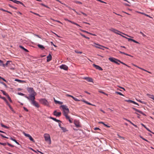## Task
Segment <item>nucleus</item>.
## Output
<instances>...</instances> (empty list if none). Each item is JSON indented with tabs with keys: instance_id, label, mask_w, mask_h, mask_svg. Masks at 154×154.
Returning a JSON list of instances; mask_svg holds the SVG:
<instances>
[{
	"instance_id": "obj_1",
	"label": "nucleus",
	"mask_w": 154,
	"mask_h": 154,
	"mask_svg": "<svg viewBox=\"0 0 154 154\" xmlns=\"http://www.w3.org/2000/svg\"><path fill=\"white\" fill-rule=\"evenodd\" d=\"M25 97L27 99L31 101V103L33 106L38 108H39L40 106L38 103L35 100V97L34 96H31L30 97H28L27 96H25Z\"/></svg>"
},
{
	"instance_id": "obj_2",
	"label": "nucleus",
	"mask_w": 154,
	"mask_h": 154,
	"mask_svg": "<svg viewBox=\"0 0 154 154\" xmlns=\"http://www.w3.org/2000/svg\"><path fill=\"white\" fill-rule=\"evenodd\" d=\"M60 107L63 109V114L65 116L68 115V114L69 112V109L67 108V106L65 105H62Z\"/></svg>"
},
{
	"instance_id": "obj_3",
	"label": "nucleus",
	"mask_w": 154,
	"mask_h": 154,
	"mask_svg": "<svg viewBox=\"0 0 154 154\" xmlns=\"http://www.w3.org/2000/svg\"><path fill=\"white\" fill-rule=\"evenodd\" d=\"M27 90L29 93L31 94L28 97H30L31 96H33V95L35 97L36 95V93L32 88H27Z\"/></svg>"
},
{
	"instance_id": "obj_4",
	"label": "nucleus",
	"mask_w": 154,
	"mask_h": 154,
	"mask_svg": "<svg viewBox=\"0 0 154 154\" xmlns=\"http://www.w3.org/2000/svg\"><path fill=\"white\" fill-rule=\"evenodd\" d=\"M44 137L45 141H47L48 143V144H50L51 143V141L50 135L48 134H45Z\"/></svg>"
},
{
	"instance_id": "obj_5",
	"label": "nucleus",
	"mask_w": 154,
	"mask_h": 154,
	"mask_svg": "<svg viewBox=\"0 0 154 154\" xmlns=\"http://www.w3.org/2000/svg\"><path fill=\"white\" fill-rule=\"evenodd\" d=\"M39 101L42 104L47 106H49V103L47 100L45 99H40Z\"/></svg>"
},
{
	"instance_id": "obj_6",
	"label": "nucleus",
	"mask_w": 154,
	"mask_h": 154,
	"mask_svg": "<svg viewBox=\"0 0 154 154\" xmlns=\"http://www.w3.org/2000/svg\"><path fill=\"white\" fill-rule=\"evenodd\" d=\"M111 30L113 32H114L115 33H116L117 34H118V35H121V34H120V33H122L123 34L125 35H126L128 37H131V36H128L126 34H125L124 33H122L119 31H118L117 30L114 29H111Z\"/></svg>"
},
{
	"instance_id": "obj_7",
	"label": "nucleus",
	"mask_w": 154,
	"mask_h": 154,
	"mask_svg": "<svg viewBox=\"0 0 154 154\" xmlns=\"http://www.w3.org/2000/svg\"><path fill=\"white\" fill-rule=\"evenodd\" d=\"M74 124L77 128L81 127L79 121L78 120L75 119L74 121Z\"/></svg>"
},
{
	"instance_id": "obj_8",
	"label": "nucleus",
	"mask_w": 154,
	"mask_h": 154,
	"mask_svg": "<svg viewBox=\"0 0 154 154\" xmlns=\"http://www.w3.org/2000/svg\"><path fill=\"white\" fill-rule=\"evenodd\" d=\"M60 69H63L65 70H67L68 69V66L64 64H62L60 66Z\"/></svg>"
},
{
	"instance_id": "obj_9",
	"label": "nucleus",
	"mask_w": 154,
	"mask_h": 154,
	"mask_svg": "<svg viewBox=\"0 0 154 154\" xmlns=\"http://www.w3.org/2000/svg\"><path fill=\"white\" fill-rule=\"evenodd\" d=\"M7 144L8 146H9L11 147H14V146L13 145H12L10 143H9L8 142H7V143H0V144H1L3 146H5L6 145V144Z\"/></svg>"
},
{
	"instance_id": "obj_10",
	"label": "nucleus",
	"mask_w": 154,
	"mask_h": 154,
	"mask_svg": "<svg viewBox=\"0 0 154 154\" xmlns=\"http://www.w3.org/2000/svg\"><path fill=\"white\" fill-rule=\"evenodd\" d=\"M53 114L57 117H59L61 116V113L60 112H57L56 110H55Z\"/></svg>"
},
{
	"instance_id": "obj_11",
	"label": "nucleus",
	"mask_w": 154,
	"mask_h": 154,
	"mask_svg": "<svg viewBox=\"0 0 154 154\" xmlns=\"http://www.w3.org/2000/svg\"><path fill=\"white\" fill-rule=\"evenodd\" d=\"M64 20L65 21H68L69 22H70L71 23H72V24H74L76 25V26H78L79 27H81L78 24L76 23L75 22H74L73 21H71V20H69L67 18H64Z\"/></svg>"
},
{
	"instance_id": "obj_12",
	"label": "nucleus",
	"mask_w": 154,
	"mask_h": 154,
	"mask_svg": "<svg viewBox=\"0 0 154 154\" xmlns=\"http://www.w3.org/2000/svg\"><path fill=\"white\" fill-rule=\"evenodd\" d=\"M93 65L95 68H96V69H98L100 71H102L103 70L102 68L100 67V66H98L95 64H93Z\"/></svg>"
},
{
	"instance_id": "obj_13",
	"label": "nucleus",
	"mask_w": 154,
	"mask_h": 154,
	"mask_svg": "<svg viewBox=\"0 0 154 154\" xmlns=\"http://www.w3.org/2000/svg\"><path fill=\"white\" fill-rule=\"evenodd\" d=\"M109 60L112 62L114 63L115 61L117 60L119 61V60L113 57H110L109 58Z\"/></svg>"
},
{
	"instance_id": "obj_14",
	"label": "nucleus",
	"mask_w": 154,
	"mask_h": 154,
	"mask_svg": "<svg viewBox=\"0 0 154 154\" xmlns=\"http://www.w3.org/2000/svg\"><path fill=\"white\" fill-rule=\"evenodd\" d=\"M52 56L51 54H49L48 56L47 57V62H49L52 59Z\"/></svg>"
},
{
	"instance_id": "obj_15",
	"label": "nucleus",
	"mask_w": 154,
	"mask_h": 154,
	"mask_svg": "<svg viewBox=\"0 0 154 154\" xmlns=\"http://www.w3.org/2000/svg\"><path fill=\"white\" fill-rule=\"evenodd\" d=\"M65 116L66 117V119L67 120H69L70 123H72V121L71 119H72L70 117H69L68 116V115H66Z\"/></svg>"
},
{
	"instance_id": "obj_16",
	"label": "nucleus",
	"mask_w": 154,
	"mask_h": 154,
	"mask_svg": "<svg viewBox=\"0 0 154 154\" xmlns=\"http://www.w3.org/2000/svg\"><path fill=\"white\" fill-rule=\"evenodd\" d=\"M94 44L95 45H94V46L97 48H98L100 49H102V48L101 47L104 48L103 46H102L99 45H98V44H97L96 43H94Z\"/></svg>"
},
{
	"instance_id": "obj_17",
	"label": "nucleus",
	"mask_w": 154,
	"mask_h": 154,
	"mask_svg": "<svg viewBox=\"0 0 154 154\" xmlns=\"http://www.w3.org/2000/svg\"><path fill=\"white\" fill-rule=\"evenodd\" d=\"M54 101L56 104H62L63 103V102L56 100L54 97Z\"/></svg>"
},
{
	"instance_id": "obj_18",
	"label": "nucleus",
	"mask_w": 154,
	"mask_h": 154,
	"mask_svg": "<svg viewBox=\"0 0 154 154\" xmlns=\"http://www.w3.org/2000/svg\"><path fill=\"white\" fill-rule=\"evenodd\" d=\"M54 101L56 104H62L63 103V102L56 100L54 97Z\"/></svg>"
},
{
	"instance_id": "obj_19",
	"label": "nucleus",
	"mask_w": 154,
	"mask_h": 154,
	"mask_svg": "<svg viewBox=\"0 0 154 154\" xmlns=\"http://www.w3.org/2000/svg\"><path fill=\"white\" fill-rule=\"evenodd\" d=\"M50 118L52 119V120H53L55 121V122H61L59 120H58L55 118L51 117H50Z\"/></svg>"
},
{
	"instance_id": "obj_20",
	"label": "nucleus",
	"mask_w": 154,
	"mask_h": 154,
	"mask_svg": "<svg viewBox=\"0 0 154 154\" xmlns=\"http://www.w3.org/2000/svg\"><path fill=\"white\" fill-rule=\"evenodd\" d=\"M15 81L18 82L20 83H23L25 82V81L23 80H21L17 79H15Z\"/></svg>"
},
{
	"instance_id": "obj_21",
	"label": "nucleus",
	"mask_w": 154,
	"mask_h": 154,
	"mask_svg": "<svg viewBox=\"0 0 154 154\" xmlns=\"http://www.w3.org/2000/svg\"><path fill=\"white\" fill-rule=\"evenodd\" d=\"M12 63V62L11 61H8L5 64H4L3 63V66L4 67H5V66H8V63Z\"/></svg>"
},
{
	"instance_id": "obj_22",
	"label": "nucleus",
	"mask_w": 154,
	"mask_h": 154,
	"mask_svg": "<svg viewBox=\"0 0 154 154\" xmlns=\"http://www.w3.org/2000/svg\"><path fill=\"white\" fill-rule=\"evenodd\" d=\"M119 53H121V54H125V55H126L128 56H129L130 57H133V56H132V55H129V54H127L125 53V52H122V51H119Z\"/></svg>"
},
{
	"instance_id": "obj_23",
	"label": "nucleus",
	"mask_w": 154,
	"mask_h": 154,
	"mask_svg": "<svg viewBox=\"0 0 154 154\" xmlns=\"http://www.w3.org/2000/svg\"><path fill=\"white\" fill-rule=\"evenodd\" d=\"M37 46L38 48L42 50H43L45 48L43 46L39 44Z\"/></svg>"
},
{
	"instance_id": "obj_24",
	"label": "nucleus",
	"mask_w": 154,
	"mask_h": 154,
	"mask_svg": "<svg viewBox=\"0 0 154 154\" xmlns=\"http://www.w3.org/2000/svg\"><path fill=\"white\" fill-rule=\"evenodd\" d=\"M6 103L7 105L9 106V107L10 108L11 110L12 111L14 112V110L12 108L11 106L10 105V104L8 102V101H6Z\"/></svg>"
},
{
	"instance_id": "obj_25",
	"label": "nucleus",
	"mask_w": 154,
	"mask_h": 154,
	"mask_svg": "<svg viewBox=\"0 0 154 154\" xmlns=\"http://www.w3.org/2000/svg\"><path fill=\"white\" fill-rule=\"evenodd\" d=\"M19 47L20 48H22L23 50L25 52H29V51L27 49H25L24 47L22 46H20Z\"/></svg>"
},
{
	"instance_id": "obj_26",
	"label": "nucleus",
	"mask_w": 154,
	"mask_h": 154,
	"mask_svg": "<svg viewBox=\"0 0 154 154\" xmlns=\"http://www.w3.org/2000/svg\"><path fill=\"white\" fill-rule=\"evenodd\" d=\"M10 139L11 140H12L14 141V142H15L18 145H19V143L18 142H17L15 139H13L12 137H11Z\"/></svg>"
},
{
	"instance_id": "obj_27",
	"label": "nucleus",
	"mask_w": 154,
	"mask_h": 154,
	"mask_svg": "<svg viewBox=\"0 0 154 154\" xmlns=\"http://www.w3.org/2000/svg\"><path fill=\"white\" fill-rule=\"evenodd\" d=\"M137 112H138L139 113L142 114L143 116H146V115L145 114L143 113L142 111H140V110H139L138 109H137Z\"/></svg>"
},
{
	"instance_id": "obj_28",
	"label": "nucleus",
	"mask_w": 154,
	"mask_h": 154,
	"mask_svg": "<svg viewBox=\"0 0 154 154\" xmlns=\"http://www.w3.org/2000/svg\"><path fill=\"white\" fill-rule=\"evenodd\" d=\"M1 91H2V92L3 93V94L7 96L8 95V94L7 93H6L5 92V91H4L3 90H1Z\"/></svg>"
},
{
	"instance_id": "obj_29",
	"label": "nucleus",
	"mask_w": 154,
	"mask_h": 154,
	"mask_svg": "<svg viewBox=\"0 0 154 154\" xmlns=\"http://www.w3.org/2000/svg\"><path fill=\"white\" fill-rule=\"evenodd\" d=\"M60 128L62 129V130L64 132H65L67 131L66 130V128H65L63 127H60Z\"/></svg>"
},
{
	"instance_id": "obj_30",
	"label": "nucleus",
	"mask_w": 154,
	"mask_h": 154,
	"mask_svg": "<svg viewBox=\"0 0 154 154\" xmlns=\"http://www.w3.org/2000/svg\"><path fill=\"white\" fill-rule=\"evenodd\" d=\"M1 126L2 127H4V128H7V129L9 128V127H7L6 126L4 125L2 123H1Z\"/></svg>"
},
{
	"instance_id": "obj_31",
	"label": "nucleus",
	"mask_w": 154,
	"mask_h": 154,
	"mask_svg": "<svg viewBox=\"0 0 154 154\" xmlns=\"http://www.w3.org/2000/svg\"><path fill=\"white\" fill-rule=\"evenodd\" d=\"M119 62H120V63L123 64V65H125V66H128V67H130V66H128L127 64H126L124 63L123 62L120 61V60H119Z\"/></svg>"
},
{
	"instance_id": "obj_32",
	"label": "nucleus",
	"mask_w": 154,
	"mask_h": 154,
	"mask_svg": "<svg viewBox=\"0 0 154 154\" xmlns=\"http://www.w3.org/2000/svg\"><path fill=\"white\" fill-rule=\"evenodd\" d=\"M87 81L88 82H93V79L92 78H90L89 77L88 78Z\"/></svg>"
},
{
	"instance_id": "obj_33",
	"label": "nucleus",
	"mask_w": 154,
	"mask_h": 154,
	"mask_svg": "<svg viewBox=\"0 0 154 154\" xmlns=\"http://www.w3.org/2000/svg\"><path fill=\"white\" fill-rule=\"evenodd\" d=\"M29 139L30 140L32 141V142H35V140L33 139V138L30 135V136L29 137Z\"/></svg>"
},
{
	"instance_id": "obj_34",
	"label": "nucleus",
	"mask_w": 154,
	"mask_h": 154,
	"mask_svg": "<svg viewBox=\"0 0 154 154\" xmlns=\"http://www.w3.org/2000/svg\"><path fill=\"white\" fill-rule=\"evenodd\" d=\"M0 98L6 102V101H7L6 98L5 97H2L1 95H0Z\"/></svg>"
},
{
	"instance_id": "obj_35",
	"label": "nucleus",
	"mask_w": 154,
	"mask_h": 154,
	"mask_svg": "<svg viewBox=\"0 0 154 154\" xmlns=\"http://www.w3.org/2000/svg\"><path fill=\"white\" fill-rule=\"evenodd\" d=\"M23 134L25 136L28 137H29L30 136V135L29 134H26L24 132H23Z\"/></svg>"
},
{
	"instance_id": "obj_36",
	"label": "nucleus",
	"mask_w": 154,
	"mask_h": 154,
	"mask_svg": "<svg viewBox=\"0 0 154 154\" xmlns=\"http://www.w3.org/2000/svg\"><path fill=\"white\" fill-rule=\"evenodd\" d=\"M100 93H102L105 95H108V94H107L105 92L101 91V90H99L98 91Z\"/></svg>"
},
{
	"instance_id": "obj_37",
	"label": "nucleus",
	"mask_w": 154,
	"mask_h": 154,
	"mask_svg": "<svg viewBox=\"0 0 154 154\" xmlns=\"http://www.w3.org/2000/svg\"><path fill=\"white\" fill-rule=\"evenodd\" d=\"M18 94L19 95H21V96H23L25 97V96H26V95H25V94L21 93V92H18Z\"/></svg>"
},
{
	"instance_id": "obj_38",
	"label": "nucleus",
	"mask_w": 154,
	"mask_h": 154,
	"mask_svg": "<svg viewBox=\"0 0 154 154\" xmlns=\"http://www.w3.org/2000/svg\"><path fill=\"white\" fill-rule=\"evenodd\" d=\"M116 94L124 96V95L123 94L121 93L118 92H116Z\"/></svg>"
},
{
	"instance_id": "obj_39",
	"label": "nucleus",
	"mask_w": 154,
	"mask_h": 154,
	"mask_svg": "<svg viewBox=\"0 0 154 154\" xmlns=\"http://www.w3.org/2000/svg\"><path fill=\"white\" fill-rule=\"evenodd\" d=\"M7 97L8 98V99L9 100V101L11 103H12V100H11V98L10 97H9V95H8Z\"/></svg>"
},
{
	"instance_id": "obj_40",
	"label": "nucleus",
	"mask_w": 154,
	"mask_h": 154,
	"mask_svg": "<svg viewBox=\"0 0 154 154\" xmlns=\"http://www.w3.org/2000/svg\"><path fill=\"white\" fill-rule=\"evenodd\" d=\"M1 10H2V11H4L6 12H7L8 13H10V14H12V13L11 12H10V11H8L5 10H4V9H1Z\"/></svg>"
},
{
	"instance_id": "obj_41",
	"label": "nucleus",
	"mask_w": 154,
	"mask_h": 154,
	"mask_svg": "<svg viewBox=\"0 0 154 154\" xmlns=\"http://www.w3.org/2000/svg\"><path fill=\"white\" fill-rule=\"evenodd\" d=\"M140 138L142 139L143 140H145V141H147V142H148V140H147L146 139H145L144 138H143L142 136H140Z\"/></svg>"
},
{
	"instance_id": "obj_42",
	"label": "nucleus",
	"mask_w": 154,
	"mask_h": 154,
	"mask_svg": "<svg viewBox=\"0 0 154 154\" xmlns=\"http://www.w3.org/2000/svg\"><path fill=\"white\" fill-rule=\"evenodd\" d=\"M138 102H140V103H143V104H146V103L145 102H144V101H141V100H137Z\"/></svg>"
},
{
	"instance_id": "obj_43",
	"label": "nucleus",
	"mask_w": 154,
	"mask_h": 154,
	"mask_svg": "<svg viewBox=\"0 0 154 154\" xmlns=\"http://www.w3.org/2000/svg\"><path fill=\"white\" fill-rule=\"evenodd\" d=\"M0 135L2 137H3V138H8V137H6V136H4L2 134H0Z\"/></svg>"
},
{
	"instance_id": "obj_44",
	"label": "nucleus",
	"mask_w": 154,
	"mask_h": 154,
	"mask_svg": "<svg viewBox=\"0 0 154 154\" xmlns=\"http://www.w3.org/2000/svg\"><path fill=\"white\" fill-rule=\"evenodd\" d=\"M73 98V99L74 100H75V101H80V100H79L77 98H75V97H73V98Z\"/></svg>"
},
{
	"instance_id": "obj_45",
	"label": "nucleus",
	"mask_w": 154,
	"mask_h": 154,
	"mask_svg": "<svg viewBox=\"0 0 154 154\" xmlns=\"http://www.w3.org/2000/svg\"><path fill=\"white\" fill-rule=\"evenodd\" d=\"M30 12L31 13H32L33 14H35V15H37L38 16H39V17H40V15L38 14L37 13H34V12H32V11H30Z\"/></svg>"
},
{
	"instance_id": "obj_46",
	"label": "nucleus",
	"mask_w": 154,
	"mask_h": 154,
	"mask_svg": "<svg viewBox=\"0 0 154 154\" xmlns=\"http://www.w3.org/2000/svg\"><path fill=\"white\" fill-rule=\"evenodd\" d=\"M3 61L0 60V66H3Z\"/></svg>"
},
{
	"instance_id": "obj_47",
	"label": "nucleus",
	"mask_w": 154,
	"mask_h": 154,
	"mask_svg": "<svg viewBox=\"0 0 154 154\" xmlns=\"http://www.w3.org/2000/svg\"><path fill=\"white\" fill-rule=\"evenodd\" d=\"M0 83H1L2 84H3V85H4V86H5L6 88H7V85H6V84L5 83H4L3 82H0Z\"/></svg>"
},
{
	"instance_id": "obj_48",
	"label": "nucleus",
	"mask_w": 154,
	"mask_h": 154,
	"mask_svg": "<svg viewBox=\"0 0 154 154\" xmlns=\"http://www.w3.org/2000/svg\"><path fill=\"white\" fill-rule=\"evenodd\" d=\"M125 101L126 102H128L129 103H132L133 100H125Z\"/></svg>"
},
{
	"instance_id": "obj_49",
	"label": "nucleus",
	"mask_w": 154,
	"mask_h": 154,
	"mask_svg": "<svg viewBox=\"0 0 154 154\" xmlns=\"http://www.w3.org/2000/svg\"><path fill=\"white\" fill-rule=\"evenodd\" d=\"M75 52L78 54H81L82 53V52L81 51H75Z\"/></svg>"
},
{
	"instance_id": "obj_50",
	"label": "nucleus",
	"mask_w": 154,
	"mask_h": 154,
	"mask_svg": "<svg viewBox=\"0 0 154 154\" xmlns=\"http://www.w3.org/2000/svg\"><path fill=\"white\" fill-rule=\"evenodd\" d=\"M132 103L134 104H136V105H137L138 106H139V105L138 104V103H137L135 102V101H132Z\"/></svg>"
},
{
	"instance_id": "obj_51",
	"label": "nucleus",
	"mask_w": 154,
	"mask_h": 154,
	"mask_svg": "<svg viewBox=\"0 0 154 154\" xmlns=\"http://www.w3.org/2000/svg\"><path fill=\"white\" fill-rule=\"evenodd\" d=\"M81 30L82 32H86L87 33H88V34H89V32H88L87 31H85V30Z\"/></svg>"
},
{
	"instance_id": "obj_52",
	"label": "nucleus",
	"mask_w": 154,
	"mask_h": 154,
	"mask_svg": "<svg viewBox=\"0 0 154 154\" xmlns=\"http://www.w3.org/2000/svg\"><path fill=\"white\" fill-rule=\"evenodd\" d=\"M75 2L76 3H78V4H82V3L81 2L78 1H75Z\"/></svg>"
},
{
	"instance_id": "obj_53",
	"label": "nucleus",
	"mask_w": 154,
	"mask_h": 154,
	"mask_svg": "<svg viewBox=\"0 0 154 154\" xmlns=\"http://www.w3.org/2000/svg\"><path fill=\"white\" fill-rule=\"evenodd\" d=\"M51 20H53V21H56V22H58V23H60L62 24V23H61L60 21H59V20H54V19H51Z\"/></svg>"
},
{
	"instance_id": "obj_54",
	"label": "nucleus",
	"mask_w": 154,
	"mask_h": 154,
	"mask_svg": "<svg viewBox=\"0 0 154 154\" xmlns=\"http://www.w3.org/2000/svg\"><path fill=\"white\" fill-rule=\"evenodd\" d=\"M66 96L67 97H71L72 98H73V96H72L71 95H69V94H67L66 95Z\"/></svg>"
},
{
	"instance_id": "obj_55",
	"label": "nucleus",
	"mask_w": 154,
	"mask_h": 154,
	"mask_svg": "<svg viewBox=\"0 0 154 154\" xmlns=\"http://www.w3.org/2000/svg\"><path fill=\"white\" fill-rule=\"evenodd\" d=\"M150 98L154 100V96L153 95H151V97H150Z\"/></svg>"
},
{
	"instance_id": "obj_56",
	"label": "nucleus",
	"mask_w": 154,
	"mask_h": 154,
	"mask_svg": "<svg viewBox=\"0 0 154 154\" xmlns=\"http://www.w3.org/2000/svg\"><path fill=\"white\" fill-rule=\"evenodd\" d=\"M132 42H134V43H136L139 44V43L137 41H136L133 39V40Z\"/></svg>"
},
{
	"instance_id": "obj_57",
	"label": "nucleus",
	"mask_w": 154,
	"mask_h": 154,
	"mask_svg": "<svg viewBox=\"0 0 154 154\" xmlns=\"http://www.w3.org/2000/svg\"><path fill=\"white\" fill-rule=\"evenodd\" d=\"M127 39H128V41H132L133 40V39H132L130 38H127Z\"/></svg>"
},
{
	"instance_id": "obj_58",
	"label": "nucleus",
	"mask_w": 154,
	"mask_h": 154,
	"mask_svg": "<svg viewBox=\"0 0 154 154\" xmlns=\"http://www.w3.org/2000/svg\"><path fill=\"white\" fill-rule=\"evenodd\" d=\"M140 33L143 36L145 37L146 36L142 32H140Z\"/></svg>"
},
{
	"instance_id": "obj_59",
	"label": "nucleus",
	"mask_w": 154,
	"mask_h": 154,
	"mask_svg": "<svg viewBox=\"0 0 154 154\" xmlns=\"http://www.w3.org/2000/svg\"><path fill=\"white\" fill-rule=\"evenodd\" d=\"M51 45H53L54 47H57V46L56 45H54V43H53V42H51Z\"/></svg>"
},
{
	"instance_id": "obj_60",
	"label": "nucleus",
	"mask_w": 154,
	"mask_h": 154,
	"mask_svg": "<svg viewBox=\"0 0 154 154\" xmlns=\"http://www.w3.org/2000/svg\"><path fill=\"white\" fill-rule=\"evenodd\" d=\"M94 130H100V129L99 128H97V127L94 128Z\"/></svg>"
},
{
	"instance_id": "obj_61",
	"label": "nucleus",
	"mask_w": 154,
	"mask_h": 154,
	"mask_svg": "<svg viewBox=\"0 0 154 154\" xmlns=\"http://www.w3.org/2000/svg\"><path fill=\"white\" fill-rule=\"evenodd\" d=\"M123 119L124 120H125L128 121V122H129L130 123V122H131V121H130L129 120H128V119H126V118H123Z\"/></svg>"
},
{
	"instance_id": "obj_62",
	"label": "nucleus",
	"mask_w": 154,
	"mask_h": 154,
	"mask_svg": "<svg viewBox=\"0 0 154 154\" xmlns=\"http://www.w3.org/2000/svg\"><path fill=\"white\" fill-rule=\"evenodd\" d=\"M82 101L84 102V103H86L87 104V103H88V102L87 101L85 100H82Z\"/></svg>"
},
{
	"instance_id": "obj_63",
	"label": "nucleus",
	"mask_w": 154,
	"mask_h": 154,
	"mask_svg": "<svg viewBox=\"0 0 154 154\" xmlns=\"http://www.w3.org/2000/svg\"><path fill=\"white\" fill-rule=\"evenodd\" d=\"M23 109H24V110H25L27 112L28 111V110L25 107H23Z\"/></svg>"
},
{
	"instance_id": "obj_64",
	"label": "nucleus",
	"mask_w": 154,
	"mask_h": 154,
	"mask_svg": "<svg viewBox=\"0 0 154 154\" xmlns=\"http://www.w3.org/2000/svg\"><path fill=\"white\" fill-rule=\"evenodd\" d=\"M118 62H119V61H117V60H116L115 61V62H114L115 63L118 64L119 65V63H118Z\"/></svg>"
}]
</instances>
